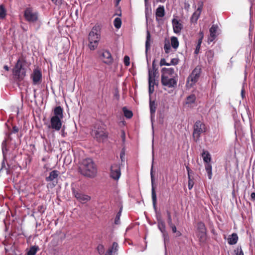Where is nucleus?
Masks as SVG:
<instances>
[{
	"label": "nucleus",
	"mask_w": 255,
	"mask_h": 255,
	"mask_svg": "<svg viewBox=\"0 0 255 255\" xmlns=\"http://www.w3.org/2000/svg\"><path fill=\"white\" fill-rule=\"evenodd\" d=\"M218 29V26L217 25L213 24L211 27L209 29L210 35L208 39V42L210 43V42L213 41L216 38L217 35L216 33L217 30Z\"/></svg>",
	"instance_id": "obj_17"
},
{
	"label": "nucleus",
	"mask_w": 255,
	"mask_h": 255,
	"mask_svg": "<svg viewBox=\"0 0 255 255\" xmlns=\"http://www.w3.org/2000/svg\"><path fill=\"white\" fill-rule=\"evenodd\" d=\"M114 97H116V98L117 100H119L120 98V95L118 91H116L114 94Z\"/></svg>",
	"instance_id": "obj_55"
},
{
	"label": "nucleus",
	"mask_w": 255,
	"mask_h": 255,
	"mask_svg": "<svg viewBox=\"0 0 255 255\" xmlns=\"http://www.w3.org/2000/svg\"><path fill=\"white\" fill-rule=\"evenodd\" d=\"M158 67L155 64V60L154 59L152 61V69H149L148 70V78L151 77V79L154 80L156 76H158Z\"/></svg>",
	"instance_id": "obj_16"
},
{
	"label": "nucleus",
	"mask_w": 255,
	"mask_h": 255,
	"mask_svg": "<svg viewBox=\"0 0 255 255\" xmlns=\"http://www.w3.org/2000/svg\"><path fill=\"white\" fill-rule=\"evenodd\" d=\"M199 38L198 39V40H201V41L202 42L203 39L204 38V33L202 31H199Z\"/></svg>",
	"instance_id": "obj_50"
},
{
	"label": "nucleus",
	"mask_w": 255,
	"mask_h": 255,
	"mask_svg": "<svg viewBox=\"0 0 255 255\" xmlns=\"http://www.w3.org/2000/svg\"><path fill=\"white\" fill-rule=\"evenodd\" d=\"M238 241V236L236 233H233L230 235L228 239V242L229 245H233L236 244Z\"/></svg>",
	"instance_id": "obj_23"
},
{
	"label": "nucleus",
	"mask_w": 255,
	"mask_h": 255,
	"mask_svg": "<svg viewBox=\"0 0 255 255\" xmlns=\"http://www.w3.org/2000/svg\"><path fill=\"white\" fill-rule=\"evenodd\" d=\"M205 57L209 64H211L213 61L214 52L212 50H208L206 51Z\"/></svg>",
	"instance_id": "obj_21"
},
{
	"label": "nucleus",
	"mask_w": 255,
	"mask_h": 255,
	"mask_svg": "<svg viewBox=\"0 0 255 255\" xmlns=\"http://www.w3.org/2000/svg\"><path fill=\"white\" fill-rule=\"evenodd\" d=\"M30 78L32 80L33 85H37L42 81V75L41 71L36 68L34 69L32 73L30 75Z\"/></svg>",
	"instance_id": "obj_13"
},
{
	"label": "nucleus",
	"mask_w": 255,
	"mask_h": 255,
	"mask_svg": "<svg viewBox=\"0 0 255 255\" xmlns=\"http://www.w3.org/2000/svg\"><path fill=\"white\" fill-rule=\"evenodd\" d=\"M119 245L117 242H114L112 246L108 250L111 251L113 254H115L118 251Z\"/></svg>",
	"instance_id": "obj_37"
},
{
	"label": "nucleus",
	"mask_w": 255,
	"mask_h": 255,
	"mask_svg": "<svg viewBox=\"0 0 255 255\" xmlns=\"http://www.w3.org/2000/svg\"><path fill=\"white\" fill-rule=\"evenodd\" d=\"M251 200L253 201H255V193L253 192L251 195Z\"/></svg>",
	"instance_id": "obj_56"
},
{
	"label": "nucleus",
	"mask_w": 255,
	"mask_h": 255,
	"mask_svg": "<svg viewBox=\"0 0 255 255\" xmlns=\"http://www.w3.org/2000/svg\"><path fill=\"white\" fill-rule=\"evenodd\" d=\"M173 31L177 34H180L182 29L183 28V25L180 20L173 18L172 20Z\"/></svg>",
	"instance_id": "obj_15"
},
{
	"label": "nucleus",
	"mask_w": 255,
	"mask_h": 255,
	"mask_svg": "<svg viewBox=\"0 0 255 255\" xmlns=\"http://www.w3.org/2000/svg\"><path fill=\"white\" fill-rule=\"evenodd\" d=\"M124 64L126 66H128L130 64V58L128 56L126 55L124 58Z\"/></svg>",
	"instance_id": "obj_45"
},
{
	"label": "nucleus",
	"mask_w": 255,
	"mask_h": 255,
	"mask_svg": "<svg viewBox=\"0 0 255 255\" xmlns=\"http://www.w3.org/2000/svg\"><path fill=\"white\" fill-rule=\"evenodd\" d=\"M186 168L188 173V177H189L191 176V174H193V172L188 166H186Z\"/></svg>",
	"instance_id": "obj_51"
},
{
	"label": "nucleus",
	"mask_w": 255,
	"mask_h": 255,
	"mask_svg": "<svg viewBox=\"0 0 255 255\" xmlns=\"http://www.w3.org/2000/svg\"><path fill=\"white\" fill-rule=\"evenodd\" d=\"M150 41H151V36L150 34L149 31H147L146 33V38L145 42V48L146 51H147L150 47Z\"/></svg>",
	"instance_id": "obj_33"
},
{
	"label": "nucleus",
	"mask_w": 255,
	"mask_h": 255,
	"mask_svg": "<svg viewBox=\"0 0 255 255\" xmlns=\"http://www.w3.org/2000/svg\"><path fill=\"white\" fill-rule=\"evenodd\" d=\"M79 172L81 174L86 177L94 178L97 173L96 165L91 158L83 159L80 163Z\"/></svg>",
	"instance_id": "obj_2"
},
{
	"label": "nucleus",
	"mask_w": 255,
	"mask_h": 255,
	"mask_svg": "<svg viewBox=\"0 0 255 255\" xmlns=\"http://www.w3.org/2000/svg\"><path fill=\"white\" fill-rule=\"evenodd\" d=\"M155 15L156 20H157V17H163L164 16L165 10L163 5H160L157 7L156 10Z\"/></svg>",
	"instance_id": "obj_24"
},
{
	"label": "nucleus",
	"mask_w": 255,
	"mask_h": 255,
	"mask_svg": "<svg viewBox=\"0 0 255 255\" xmlns=\"http://www.w3.org/2000/svg\"><path fill=\"white\" fill-rule=\"evenodd\" d=\"M113 254L111 251L107 250L105 255H113Z\"/></svg>",
	"instance_id": "obj_57"
},
{
	"label": "nucleus",
	"mask_w": 255,
	"mask_h": 255,
	"mask_svg": "<svg viewBox=\"0 0 255 255\" xmlns=\"http://www.w3.org/2000/svg\"><path fill=\"white\" fill-rule=\"evenodd\" d=\"M122 209H121L117 213L116 217L115 219V224L118 225L120 223V217L121 216Z\"/></svg>",
	"instance_id": "obj_42"
},
{
	"label": "nucleus",
	"mask_w": 255,
	"mask_h": 255,
	"mask_svg": "<svg viewBox=\"0 0 255 255\" xmlns=\"http://www.w3.org/2000/svg\"><path fill=\"white\" fill-rule=\"evenodd\" d=\"M234 252L236 255H244L241 246L238 247L237 249L234 250Z\"/></svg>",
	"instance_id": "obj_43"
},
{
	"label": "nucleus",
	"mask_w": 255,
	"mask_h": 255,
	"mask_svg": "<svg viewBox=\"0 0 255 255\" xmlns=\"http://www.w3.org/2000/svg\"><path fill=\"white\" fill-rule=\"evenodd\" d=\"M39 250L37 246H31L26 253L27 255H35L36 253Z\"/></svg>",
	"instance_id": "obj_30"
},
{
	"label": "nucleus",
	"mask_w": 255,
	"mask_h": 255,
	"mask_svg": "<svg viewBox=\"0 0 255 255\" xmlns=\"http://www.w3.org/2000/svg\"><path fill=\"white\" fill-rule=\"evenodd\" d=\"M7 141H10L9 139L7 138V136H6L5 139L2 141V146H4L6 145Z\"/></svg>",
	"instance_id": "obj_53"
},
{
	"label": "nucleus",
	"mask_w": 255,
	"mask_h": 255,
	"mask_svg": "<svg viewBox=\"0 0 255 255\" xmlns=\"http://www.w3.org/2000/svg\"><path fill=\"white\" fill-rule=\"evenodd\" d=\"M156 1L158 2H164L165 1V0H156Z\"/></svg>",
	"instance_id": "obj_61"
},
{
	"label": "nucleus",
	"mask_w": 255,
	"mask_h": 255,
	"mask_svg": "<svg viewBox=\"0 0 255 255\" xmlns=\"http://www.w3.org/2000/svg\"><path fill=\"white\" fill-rule=\"evenodd\" d=\"M202 41H201V40H198L197 44L196 45V48L194 51V54L196 55H197L199 54L200 48H201V45L202 44Z\"/></svg>",
	"instance_id": "obj_39"
},
{
	"label": "nucleus",
	"mask_w": 255,
	"mask_h": 255,
	"mask_svg": "<svg viewBox=\"0 0 255 255\" xmlns=\"http://www.w3.org/2000/svg\"><path fill=\"white\" fill-rule=\"evenodd\" d=\"M62 119L56 117H52L50 119V125L48 127L55 130H59L62 127Z\"/></svg>",
	"instance_id": "obj_14"
},
{
	"label": "nucleus",
	"mask_w": 255,
	"mask_h": 255,
	"mask_svg": "<svg viewBox=\"0 0 255 255\" xmlns=\"http://www.w3.org/2000/svg\"><path fill=\"white\" fill-rule=\"evenodd\" d=\"M98 54L99 58L104 63L108 65H111L113 63L114 59L111 52L109 50H100L98 52Z\"/></svg>",
	"instance_id": "obj_10"
},
{
	"label": "nucleus",
	"mask_w": 255,
	"mask_h": 255,
	"mask_svg": "<svg viewBox=\"0 0 255 255\" xmlns=\"http://www.w3.org/2000/svg\"><path fill=\"white\" fill-rule=\"evenodd\" d=\"M145 2H146L148 0H144Z\"/></svg>",
	"instance_id": "obj_64"
},
{
	"label": "nucleus",
	"mask_w": 255,
	"mask_h": 255,
	"mask_svg": "<svg viewBox=\"0 0 255 255\" xmlns=\"http://www.w3.org/2000/svg\"><path fill=\"white\" fill-rule=\"evenodd\" d=\"M92 135L99 142L104 140L108 137V132L104 128L99 126L94 127V129L92 130Z\"/></svg>",
	"instance_id": "obj_9"
},
{
	"label": "nucleus",
	"mask_w": 255,
	"mask_h": 255,
	"mask_svg": "<svg viewBox=\"0 0 255 255\" xmlns=\"http://www.w3.org/2000/svg\"><path fill=\"white\" fill-rule=\"evenodd\" d=\"M167 223H168V224H171L172 223L171 215L170 212L169 211H167Z\"/></svg>",
	"instance_id": "obj_47"
},
{
	"label": "nucleus",
	"mask_w": 255,
	"mask_h": 255,
	"mask_svg": "<svg viewBox=\"0 0 255 255\" xmlns=\"http://www.w3.org/2000/svg\"><path fill=\"white\" fill-rule=\"evenodd\" d=\"M97 250L100 255H103L105 252V248L102 244H99L97 247Z\"/></svg>",
	"instance_id": "obj_41"
},
{
	"label": "nucleus",
	"mask_w": 255,
	"mask_h": 255,
	"mask_svg": "<svg viewBox=\"0 0 255 255\" xmlns=\"http://www.w3.org/2000/svg\"><path fill=\"white\" fill-rule=\"evenodd\" d=\"M201 156L203 157L204 161L206 163H209L211 162V156L208 151L203 150Z\"/></svg>",
	"instance_id": "obj_25"
},
{
	"label": "nucleus",
	"mask_w": 255,
	"mask_h": 255,
	"mask_svg": "<svg viewBox=\"0 0 255 255\" xmlns=\"http://www.w3.org/2000/svg\"><path fill=\"white\" fill-rule=\"evenodd\" d=\"M171 45L172 47L176 49L179 46V41L176 37L172 36L171 37Z\"/></svg>",
	"instance_id": "obj_34"
},
{
	"label": "nucleus",
	"mask_w": 255,
	"mask_h": 255,
	"mask_svg": "<svg viewBox=\"0 0 255 255\" xmlns=\"http://www.w3.org/2000/svg\"><path fill=\"white\" fill-rule=\"evenodd\" d=\"M160 66H162L163 65L169 66V63H167L166 62V60L165 59L162 58L160 61Z\"/></svg>",
	"instance_id": "obj_49"
},
{
	"label": "nucleus",
	"mask_w": 255,
	"mask_h": 255,
	"mask_svg": "<svg viewBox=\"0 0 255 255\" xmlns=\"http://www.w3.org/2000/svg\"><path fill=\"white\" fill-rule=\"evenodd\" d=\"M23 16L25 20L29 23H35L39 20V12L29 6L25 8Z\"/></svg>",
	"instance_id": "obj_8"
},
{
	"label": "nucleus",
	"mask_w": 255,
	"mask_h": 255,
	"mask_svg": "<svg viewBox=\"0 0 255 255\" xmlns=\"http://www.w3.org/2000/svg\"><path fill=\"white\" fill-rule=\"evenodd\" d=\"M121 175V166L119 163H115L111 165L110 167L111 178L115 180H118Z\"/></svg>",
	"instance_id": "obj_12"
},
{
	"label": "nucleus",
	"mask_w": 255,
	"mask_h": 255,
	"mask_svg": "<svg viewBox=\"0 0 255 255\" xmlns=\"http://www.w3.org/2000/svg\"><path fill=\"white\" fill-rule=\"evenodd\" d=\"M196 234L200 244H204L207 241V229L203 222H199L197 224Z\"/></svg>",
	"instance_id": "obj_7"
},
{
	"label": "nucleus",
	"mask_w": 255,
	"mask_h": 255,
	"mask_svg": "<svg viewBox=\"0 0 255 255\" xmlns=\"http://www.w3.org/2000/svg\"><path fill=\"white\" fill-rule=\"evenodd\" d=\"M206 171L208 174V176L209 179H211L212 177V165L209 163H206L205 165Z\"/></svg>",
	"instance_id": "obj_32"
},
{
	"label": "nucleus",
	"mask_w": 255,
	"mask_h": 255,
	"mask_svg": "<svg viewBox=\"0 0 255 255\" xmlns=\"http://www.w3.org/2000/svg\"><path fill=\"white\" fill-rule=\"evenodd\" d=\"M207 128L206 125L200 120L197 121L193 126L192 137L195 142H197L200 140L201 134L206 132Z\"/></svg>",
	"instance_id": "obj_6"
},
{
	"label": "nucleus",
	"mask_w": 255,
	"mask_h": 255,
	"mask_svg": "<svg viewBox=\"0 0 255 255\" xmlns=\"http://www.w3.org/2000/svg\"><path fill=\"white\" fill-rule=\"evenodd\" d=\"M178 63V59L177 58H173L171 60L170 63H169V65H176Z\"/></svg>",
	"instance_id": "obj_48"
},
{
	"label": "nucleus",
	"mask_w": 255,
	"mask_h": 255,
	"mask_svg": "<svg viewBox=\"0 0 255 255\" xmlns=\"http://www.w3.org/2000/svg\"><path fill=\"white\" fill-rule=\"evenodd\" d=\"M115 15H119V16H121L122 15V12H121V10H120V12H119V13H115Z\"/></svg>",
	"instance_id": "obj_60"
},
{
	"label": "nucleus",
	"mask_w": 255,
	"mask_h": 255,
	"mask_svg": "<svg viewBox=\"0 0 255 255\" xmlns=\"http://www.w3.org/2000/svg\"><path fill=\"white\" fill-rule=\"evenodd\" d=\"M59 172L57 170H54L50 172L49 175L46 177L45 180L47 182H50L53 181L54 179H56L59 175Z\"/></svg>",
	"instance_id": "obj_22"
},
{
	"label": "nucleus",
	"mask_w": 255,
	"mask_h": 255,
	"mask_svg": "<svg viewBox=\"0 0 255 255\" xmlns=\"http://www.w3.org/2000/svg\"><path fill=\"white\" fill-rule=\"evenodd\" d=\"M243 92H244V91H243V90H242V95L243 94Z\"/></svg>",
	"instance_id": "obj_63"
},
{
	"label": "nucleus",
	"mask_w": 255,
	"mask_h": 255,
	"mask_svg": "<svg viewBox=\"0 0 255 255\" xmlns=\"http://www.w3.org/2000/svg\"><path fill=\"white\" fill-rule=\"evenodd\" d=\"M155 79H151V77L148 78V91L149 94L150 95L152 94L154 91V86L155 84Z\"/></svg>",
	"instance_id": "obj_27"
},
{
	"label": "nucleus",
	"mask_w": 255,
	"mask_h": 255,
	"mask_svg": "<svg viewBox=\"0 0 255 255\" xmlns=\"http://www.w3.org/2000/svg\"><path fill=\"white\" fill-rule=\"evenodd\" d=\"M196 96L194 94H192L188 96L186 98V104H191L194 103L196 101Z\"/></svg>",
	"instance_id": "obj_36"
},
{
	"label": "nucleus",
	"mask_w": 255,
	"mask_h": 255,
	"mask_svg": "<svg viewBox=\"0 0 255 255\" xmlns=\"http://www.w3.org/2000/svg\"><path fill=\"white\" fill-rule=\"evenodd\" d=\"M161 83L163 86L168 88H174L176 87L178 77L174 74L173 68H163L161 69Z\"/></svg>",
	"instance_id": "obj_1"
},
{
	"label": "nucleus",
	"mask_w": 255,
	"mask_h": 255,
	"mask_svg": "<svg viewBox=\"0 0 255 255\" xmlns=\"http://www.w3.org/2000/svg\"><path fill=\"white\" fill-rule=\"evenodd\" d=\"M158 227L159 230L163 234V235L165 236H167V234L166 232V227L165 223L162 221L159 220L158 221Z\"/></svg>",
	"instance_id": "obj_28"
},
{
	"label": "nucleus",
	"mask_w": 255,
	"mask_h": 255,
	"mask_svg": "<svg viewBox=\"0 0 255 255\" xmlns=\"http://www.w3.org/2000/svg\"><path fill=\"white\" fill-rule=\"evenodd\" d=\"M101 26L97 23L92 28L88 35V47L91 50H95L101 38Z\"/></svg>",
	"instance_id": "obj_3"
},
{
	"label": "nucleus",
	"mask_w": 255,
	"mask_h": 255,
	"mask_svg": "<svg viewBox=\"0 0 255 255\" xmlns=\"http://www.w3.org/2000/svg\"><path fill=\"white\" fill-rule=\"evenodd\" d=\"M114 25L116 28L119 29L122 25L121 19L119 17L116 18L114 21Z\"/></svg>",
	"instance_id": "obj_38"
},
{
	"label": "nucleus",
	"mask_w": 255,
	"mask_h": 255,
	"mask_svg": "<svg viewBox=\"0 0 255 255\" xmlns=\"http://www.w3.org/2000/svg\"><path fill=\"white\" fill-rule=\"evenodd\" d=\"M3 68H4V69H5L7 71H9V67H8V66L7 65H4L3 66Z\"/></svg>",
	"instance_id": "obj_59"
},
{
	"label": "nucleus",
	"mask_w": 255,
	"mask_h": 255,
	"mask_svg": "<svg viewBox=\"0 0 255 255\" xmlns=\"http://www.w3.org/2000/svg\"><path fill=\"white\" fill-rule=\"evenodd\" d=\"M124 116L128 119H130L133 116V114L131 111L128 110L126 107L123 108Z\"/></svg>",
	"instance_id": "obj_35"
},
{
	"label": "nucleus",
	"mask_w": 255,
	"mask_h": 255,
	"mask_svg": "<svg viewBox=\"0 0 255 255\" xmlns=\"http://www.w3.org/2000/svg\"><path fill=\"white\" fill-rule=\"evenodd\" d=\"M202 9V5H200L197 10L193 13L191 18L190 21L192 23H196L200 17Z\"/></svg>",
	"instance_id": "obj_19"
},
{
	"label": "nucleus",
	"mask_w": 255,
	"mask_h": 255,
	"mask_svg": "<svg viewBox=\"0 0 255 255\" xmlns=\"http://www.w3.org/2000/svg\"><path fill=\"white\" fill-rule=\"evenodd\" d=\"M6 15V10L3 5H0V17L3 18Z\"/></svg>",
	"instance_id": "obj_40"
},
{
	"label": "nucleus",
	"mask_w": 255,
	"mask_h": 255,
	"mask_svg": "<svg viewBox=\"0 0 255 255\" xmlns=\"http://www.w3.org/2000/svg\"><path fill=\"white\" fill-rule=\"evenodd\" d=\"M202 73L201 66H197L188 76L186 81V86L191 88L198 81Z\"/></svg>",
	"instance_id": "obj_5"
},
{
	"label": "nucleus",
	"mask_w": 255,
	"mask_h": 255,
	"mask_svg": "<svg viewBox=\"0 0 255 255\" xmlns=\"http://www.w3.org/2000/svg\"><path fill=\"white\" fill-rule=\"evenodd\" d=\"M19 128L16 126H12V129L10 132H6L5 133V135L7 136V138L9 139L10 141L12 140V138L11 137V134L12 133H17L19 131Z\"/></svg>",
	"instance_id": "obj_29"
},
{
	"label": "nucleus",
	"mask_w": 255,
	"mask_h": 255,
	"mask_svg": "<svg viewBox=\"0 0 255 255\" xmlns=\"http://www.w3.org/2000/svg\"><path fill=\"white\" fill-rule=\"evenodd\" d=\"M121 0H116V5H117L119 4V2H120V1Z\"/></svg>",
	"instance_id": "obj_62"
},
{
	"label": "nucleus",
	"mask_w": 255,
	"mask_h": 255,
	"mask_svg": "<svg viewBox=\"0 0 255 255\" xmlns=\"http://www.w3.org/2000/svg\"><path fill=\"white\" fill-rule=\"evenodd\" d=\"M125 132L124 131H122V138H123V140L124 141H125Z\"/></svg>",
	"instance_id": "obj_58"
},
{
	"label": "nucleus",
	"mask_w": 255,
	"mask_h": 255,
	"mask_svg": "<svg viewBox=\"0 0 255 255\" xmlns=\"http://www.w3.org/2000/svg\"><path fill=\"white\" fill-rule=\"evenodd\" d=\"M157 105L155 104V101H151V100L149 101V108H150V112L151 118L154 117L155 113L156 110Z\"/></svg>",
	"instance_id": "obj_26"
},
{
	"label": "nucleus",
	"mask_w": 255,
	"mask_h": 255,
	"mask_svg": "<svg viewBox=\"0 0 255 255\" xmlns=\"http://www.w3.org/2000/svg\"><path fill=\"white\" fill-rule=\"evenodd\" d=\"M188 189L189 190H191L192 189L194 184V180H193V179L191 178V176H189V177H188Z\"/></svg>",
	"instance_id": "obj_44"
},
{
	"label": "nucleus",
	"mask_w": 255,
	"mask_h": 255,
	"mask_svg": "<svg viewBox=\"0 0 255 255\" xmlns=\"http://www.w3.org/2000/svg\"><path fill=\"white\" fill-rule=\"evenodd\" d=\"M151 184H152V189H151V196H152V200L153 206L154 208H156V204H157V198L156 192L155 190V187L154 186V177L152 174V171H151Z\"/></svg>",
	"instance_id": "obj_18"
},
{
	"label": "nucleus",
	"mask_w": 255,
	"mask_h": 255,
	"mask_svg": "<svg viewBox=\"0 0 255 255\" xmlns=\"http://www.w3.org/2000/svg\"><path fill=\"white\" fill-rule=\"evenodd\" d=\"M125 151H122L121 152V153H120V157H121V159L122 161L124 160V159L125 158Z\"/></svg>",
	"instance_id": "obj_52"
},
{
	"label": "nucleus",
	"mask_w": 255,
	"mask_h": 255,
	"mask_svg": "<svg viewBox=\"0 0 255 255\" xmlns=\"http://www.w3.org/2000/svg\"><path fill=\"white\" fill-rule=\"evenodd\" d=\"M55 4L59 5L61 3V0H51Z\"/></svg>",
	"instance_id": "obj_54"
},
{
	"label": "nucleus",
	"mask_w": 255,
	"mask_h": 255,
	"mask_svg": "<svg viewBox=\"0 0 255 255\" xmlns=\"http://www.w3.org/2000/svg\"><path fill=\"white\" fill-rule=\"evenodd\" d=\"M72 193L73 195L77 199V200L82 203H85L89 201L91 199V197L82 193L78 189H76L74 187L72 186Z\"/></svg>",
	"instance_id": "obj_11"
},
{
	"label": "nucleus",
	"mask_w": 255,
	"mask_h": 255,
	"mask_svg": "<svg viewBox=\"0 0 255 255\" xmlns=\"http://www.w3.org/2000/svg\"><path fill=\"white\" fill-rule=\"evenodd\" d=\"M168 226L171 229L172 233L175 234L176 237H179L182 235L180 231H177L176 226L173 223L168 224Z\"/></svg>",
	"instance_id": "obj_31"
},
{
	"label": "nucleus",
	"mask_w": 255,
	"mask_h": 255,
	"mask_svg": "<svg viewBox=\"0 0 255 255\" xmlns=\"http://www.w3.org/2000/svg\"><path fill=\"white\" fill-rule=\"evenodd\" d=\"M164 49L166 53H168L170 50V45L169 43H165L164 45Z\"/></svg>",
	"instance_id": "obj_46"
},
{
	"label": "nucleus",
	"mask_w": 255,
	"mask_h": 255,
	"mask_svg": "<svg viewBox=\"0 0 255 255\" xmlns=\"http://www.w3.org/2000/svg\"><path fill=\"white\" fill-rule=\"evenodd\" d=\"M26 61L23 57L19 58L12 69V75L15 80L18 82L22 81L26 76V70L24 67Z\"/></svg>",
	"instance_id": "obj_4"
},
{
	"label": "nucleus",
	"mask_w": 255,
	"mask_h": 255,
	"mask_svg": "<svg viewBox=\"0 0 255 255\" xmlns=\"http://www.w3.org/2000/svg\"><path fill=\"white\" fill-rule=\"evenodd\" d=\"M63 110L61 106L56 107L53 110L54 116L53 117H58L60 119L63 118Z\"/></svg>",
	"instance_id": "obj_20"
}]
</instances>
